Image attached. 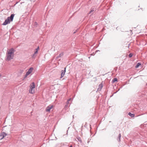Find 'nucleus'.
I'll use <instances>...</instances> for the list:
<instances>
[{
	"mask_svg": "<svg viewBox=\"0 0 147 147\" xmlns=\"http://www.w3.org/2000/svg\"><path fill=\"white\" fill-rule=\"evenodd\" d=\"M14 50L13 48H11L7 51V60L9 61L13 59L14 56Z\"/></svg>",
	"mask_w": 147,
	"mask_h": 147,
	"instance_id": "obj_1",
	"label": "nucleus"
},
{
	"mask_svg": "<svg viewBox=\"0 0 147 147\" xmlns=\"http://www.w3.org/2000/svg\"><path fill=\"white\" fill-rule=\"evenodd\" d=\"M14 15H15L14 14H13L11 15L10 16L8 17L7 18L3 23V25H6L9 24L11 21H12Z\"/></svg>",
	"mask_w": 147,
	"mask_h": 147,
	"instance_id": "obj_2",
	"label": "nucleus"
},
{
	"mask_svg": "<svg viewBox=\"0 0 147 147\" xmlns=\"http://www.w3.org/2000/svg\"><path fill=\"white\" fill-rule=\"evenodd\" d=\"M35 84L34 82L32 83L30 86L29 92L32 94H33L35 93Z\"/></svg>",
	"mask_w": 147,
	"mask_h": 147,
	"instance_id": "obj_3",
	"label": "nucleus"
},
{
	"mask_svg": "<svg viewBox=\"0 0 147 147\" xmlns=\"http://www.w3.org/2000/svg\"><path fill=\"white\" fill-rule=\"evenodd\" d=\"M34 68L33 67H31L30 68L28 71L26 72L24 76V78H26L29 75L31 74Z\"/></svg>",
	"mask_w": 147,
	"mask_h": 147,
	"instance_id": "obj_4",
	"label": "nucleus"
},
{
	"mask_svg": "<svg viewBox=\"0 0 147 147\" xmlns=\"http://www.w3.org/2000/svg\"><path fill=\"white\" fill-rule=\"evenodd\" d=\"M53 105H49L47 107L46 110L47 111L49 112H50V110L53 109Z\"/></svg>",
	"mask_w": 147,
	"mask_h": 147,
	"instance_id": "obj_5",
	"label": "nucleus"
},
{
	"mask_svg": "<svg viewBox=\"0 0 147 147\" xmlns=\"http://www.w3.org/2000/svg\"><path fill=\"white\" fill-rule=\"evenodd\" d=\"M7 136V134L4 133H1L0 135V139H2Z\"/></svg>",
	"mask_w": 147,
	"mask_h": 147,
	"instance_id": "obj_6",
	"label": "nucleus"
},
{
	"mask_svg": "<svg viewBox=\"0 0 147 147\" xmlns=\"http://www.w3.org/2000/svg\"><path fill=\"white\" fill-rule=\"evenodd\" d=\"M66 68H65L64 70H62L61 71V78H62L64 76L65 72L66 71Z\"/></svg>",
	"mask_w": 147,
	"mask_h": 147,
	"instance_id": "obj_7",
	"label": "nucleus"
},
{
	"mask_svg": "<svg viewBox=\"0 0 147 147\" xmlns=\"http://www.w3.org/2000/svg\"><path fill=\"white\" fill-rule=\"evenodd\" d=\"M39 50V47H38V48L36 49L34 53V55L38 53V51Z\"/></svg>",
	"mask_w": 147,
	"mask_h": 147,
	"instance_id": "obj_8",
	"label": "nucleus"
},
{
	"mask_svg": "<svg viewBox=\"0 0 147 147\" xmlns=\"http://www.w3.org/2000/svg\"><path fill=\"white\" fill-rule=\"evenodd\" d=\"M128 115L131 116V117H133L134 116V114H132L131 113H128Z\"/></svg>",
	"mask_w": 147,
	"mask_h": 147,
	"instance_id": "obj_9",
	"label": "nucleus"
},
{
	"mask_svg": "<svg viewBox=\"0 0 147 147\" xmlns=\"http://www.w3.org/2000/svg\"><path fill=\"white\" fill-rule=\"evenodd\" d=\"M140 65L141 64L140 63H138L136 66V68H138Z\"/></svg>",
	"mask_w": 147,
	"mask_h": 147,
	"instance_id": "obj_10",
	"label": "nucleus"
},
{
	"mask_svg": "<svg viewBox=\"0 0 147 147\" xmlns=\"http://www.w3.org/2000/svg\"><path fill=\"white\" fill-rule=\"evenodd\" d=\"M117 81V78H114V79H113V82H116V81Z\"/></svg>",
	"mask_w": 147,
	"mask_h": 147,
	"instance_id": "obj_11",
	"label": "nucleus"
},
{
	"mask_svg": "<svg viewBox=\"0 0 147 147\" xmlns=\"http://www.w3.org/2000/svg\"><path fill=\"white\" fill-rule=\"evenodd\" d=\"M133 55V54H132L130 53V54H129V57H131Z\"/></svg>",
	"mask_w": 147,
	"mask_h": 147,
	"instance_id": "obj_12",
	"label": "nucleus"
},
{
	"mask_svg": "<svg viewBox=\"0 0 147 147\" xmlns=\"http://www.w3.org/2000/svg\"><path fill=\"white\" fill-rule=\"evenodd\" d=\"M71 100V98H70L68 100V101H67V103H68L69 102V101H70Z\"/></svg>",
	"mask_w": 147,
	"mask_h": 147,
	"instance_id": "obj_13",
	"label": "nucleus"
},
{
	"mask_svg": "<svg viewBox=\"0 0 147 147\" xmlns=\"http://www.w3.org/2000/svg\"><path fill=\"white\" fill-rule=\"evenodd\" d=\"M80 138H79L78 139V140L81 142H82V141L81 140H80Z\"/></svg>",
	"mask_w": 147,
	"mask_h": 147,
	"instance_id": "obj_14",
	"label": "nucleus"
},
{
	"mask_svg": "<svg viewBox=\"0 0 147 147\" xmlns=\"http://www.w3.org/2000/svg\"><path fill=\"white\" fill-rule=\"evenodd\" d=\"M130 31H131V32H130V35H131L132 34V33H131L132 31L130 30Z\"/></svg>",
	"mask_w": 147,
	"mask_h": 147,
	"instance_id": "obj_15",
	"label": "nucleus"
},
{
	"mask_svg": "<svg viewBox=\"0 0 147 147\" xmlns=\"http://www.w3.org/2000/svg\"><path fill=\"white\" fill-rule=\"evenodd\" d=\"M93 11H94L93 10H91L90 11V13H91V12H92Z\"/></svg>",
	"mask_w": 147,
	"mask_h": 147,
	"instance_id": "obj_16",
	"label": "nucleus"
},
{
	"mask_svg": "<svg viewBox=\"0 0 147 147\" xmlns=\"http://www.w3.org/2000/svg\"><path fill=\"white\" fill-rule=\"evenodd\" d=\"M121 134H119V137L120 138L121 137Z\"/></svg>",
	"mask_w": 147,
	"mask_h": 147,
	"instance_id": "obj_17",
	"label": "nucleus"
},
{
	"mask_svg": "<svg viewBox=\"0 0 147 147\" xmlns=\"http://www.w3.org/2000/svg\"><path fill=\"white\" fill-rule=\"evenodd\" d=\"M70 147H72V145H71Z\"/></svg>",
	"mask_w": 147,
	"mask_h": 147,
	"instance_id": "obj_18",
	"label": "nucleus"
},
{
	"mask_svg": "<svg viewBox=\"0 0 147 147\" xmlns=\"http://www.w3.org/2000/svg\"><path fill=\"white\" fill-rule=\"evenodd\" d=\"M146 85L147 86V83L146 84Z\"/></svg>",
	"mask_w": 147,
	"mask_h": 147,
	"instance_id": "obj_19",
	"label": "nucleus"
}]
</instances>
